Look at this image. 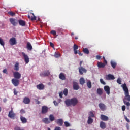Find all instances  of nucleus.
<instances>
[{
  "label": "nucleus",
  "instance_id": "46",
  "mask_svg": "<svg viewBox=\"0 0 130 130\" xmlns=\"http://www.w3.org/2000/svg\"><path fill=\"white\" fill-rule=\"evenodd\" d=\"M117 82L118 83V84H119V85H121V80H120V78H118L117 80Z\"/></svg>",
  "mask_w": 130,
  "mask_h": 130
},
{
  "label": "nucleus",
  "instance_id": "25",
  "mask_svg": "<svg viewBox=\"0 0 130 130\" xmlns=\"http://www.w3.org/2000/svg\"><path fill=\"white\" fill-rule=\"evenodd\" d=\"M37 88L39 90H43V89H44V85L42 83L38 84L37 85Z\"/></svg>",
  "mask_w": 130,
  "mask_h": 130
},
{
  "label": "nucleus",
  "instance_id": "40",
  "mask_svg": "<svg viewBox=\"0 0 130 130\" xmlns=\"http://www.w3.org/2000/svg\"><path fill=\"white\" fill-rule=\"evenodd\" d=\"M9 15H10V16H12V17H13V16H16V13H15L14 12H12V11H9L8 12Z\"/></svg>",
  "mask_w": 130,
  "mask_h": 130
},
{
  "label": "nucleus",
  "instance_id": "30",
  "mask_svg": "<svg viewBox=\"0 0 130 130\" xmlns=\"http://www.w3.org/2000/svg\"><path fill=\"white\" fill-rule=\"evenodd\" d=\"M79 82L81 85H84V84L86 83V81L85 80V79H84V78H81L80 79Z\"/></svg>",
  "mask_w": 130,
  "mask_h": 130
},
{
  "label": "nucleus",
  "instance_id": "50",
  "mask_svg": "<svg viewBox=\"0 0 130 130\" xmlns=\"http://www.w3.org/2000/svg\"><path fill=\"white\" fill-rule=\"evenodd\" d=\"M126 107L125 105L122 106V111H125Z\"/></svg>",
  "mask_w": 130,
  "mask_h": 130
},
{
  "label": "nucleus",
  "instance_id": "63",
  "mask_svg": "<svg viewBox=\"0 0 130 130\" xmlns=\"http://www.w3.org/2000/svg\"><path fill=\"white\" fill-rule=\"evenodd\" d=\"M77 54H79L81 52L80 51V50H77Z\"/></svg>",
  "mask_w": 130,
  "mask_h": 130
},
{
  "label": "nucleus",
  "instance_id": "45",
  "mask_svg": "<svg viewBox=\"0 0 130 130\" xmlns=\"http://www.w3.org/2000/svg\"><path fill=\"white\" fill-rule=\"evenodd\" d=\"M14 130H24L23 128H21L20 127L18 126H16L15 127Z\"/></svg>",
  "mask_w": 130,
  "mask_h": 130
},
{
  "label": "nucleus",
  "instance_id": "27",
  "mask_svg": "<svg viewBox=\"0 0 130 130\" xmlns=\"http://www.w3.org/2000/svg\"><path fill=\"white\" fill-rule=\"evenodd\" d=\"M98 67L99 68H105V64L104 63H102L101 62H98Z\"/></svg>",
  "mask_w": 130,
  "mask_h": 130
},
{
  "label": "nucleus",
  "instance_id": "8",
  "mask_svg": "<svg viewBox=\"0 0 130 130\" xmlns=\"http://www.w3.org/2000/svg\"><path fill=\"white\" fill-rule=\"evenodd\" d=\"M28 19H30L31 21H35L36 20V16L34 15V13H30L29 15H28Z\"/></svg>",
  "mask_w": 130,
  "mask_h": 130
},
{
  "label": "nucleus",
  "instance_id": "62",
  "mask_svg": "<svg viewBox=\"0 0 130 130\" xmlns=\"http://www.w3.org/2000/svg\"><path fill=\"white\" fill-rule=\"evenodd\" d=\"M78 54L79 55H80V56H83V53H81V52L79 53Z\"/></svg>",
  "mask_w": 130,
  "mask_h": 130
},
{
  "label": "nucleus",
  "instance_id": "48",
  "mask_svg": "<svg viewBox=\"0 0 130 130\" xmlns=\"http://www.w3.org/2000/svg\"><path fill=\"white\" fill-rule=\"evenodd\" d=\"M13 90H14V94L15 96H17L18 95V91H16V88H14Z\"/></svg>",
  "mask_w": 130,
  "mask_h": 130
},
{
  "label": "nucleus",
  "instance_id": "33",
  "mask_svg": "<svg viewBox=\"0 0 130 130\" xmlns=\"http://www.w3.org/2000/svg\"><path fill=\"white\" fill-rule=\"evenodd\" d=\"M55 119V118H54V116H53V115L51 114L49 116V120L50 121L52 122V121H54V120Z\"/></svg>",
  "mask_w": 130,
  "mask_h": 130
},
{
  "label": "nucleus",
  "instance_id": "37",
  "mask_svg": "<svg viewBox=\"0 0 130 130\" xmlns=\"http://www.w3.org/2000/svg\"><path fill=\"white\" fill-rule=\"evenodd\" d=\"M87 86L89 89H91L92 88V83L91 81H88L87 83Z\"/></svg>",
  "mask_w": 130,
  "mask_h": 130
},
{
  "label": "nucleus",
  "instance_id": "15",
  "mask_svg": "<svg viewBox=\"0 0 130 130\" xmlns=\"http://www.w3.org/2000/svg\"><path fill=\"white\" fill-rule=\"evenodd\" d=\"M23 103L24 104H29L31 101L30 100V98L29 97H24L23 101Z\"/></svg>",
  "mask_w": 130,
  "mask_h": 130
},
{
  "label": "nucleus",
  "instance_id": "10",
  "mask_svg": "<svg viewBox=\"0 0 130 130\" xmlns=\"http://www.w3.org/2000/svg\"><path fill=\"white\" fill-rule=\"evenodd\" d=\"M13 76L15 79H21V74L18 72H15L13 73Z\"/></svg>",
  "mask_w": 130,
  "mask_h": 130
},
{
  "label": "nucleus",
  "instance_id": "52",
  "mask_svg": "<svg viewBox=\"0 0 130 130\" xmlns=\"http://www.w3.org/2000/svg\"><path fill=\"white\" fill-rule=\"evenodd\" d=\"M25 110H24V109H21V110H20V113L21 114H24V113H25Z\"/></svg>",
  "mask_w": 130,
  "mask_h": 130
},
{
  "label": "nucleus",
  "instance_id": "49",
  "mask_svg": "<svg viewBox=\"0 0 130 130\" xmlns=\"http://www.w3.org/2000/svg\"><path fill=\"white\" fill-rule=\"evenodd\" d=\"M62 95H63V92L62 91L59 93V97L62 98Z\"/></svg>",
  "mask_w": 130,
  "mask_h": 130
},
{
  "label": "nucleus",
  "instance_id": "1",
  "mask_svg": "<svg viewBox=\"0 0 130 130\" xmlns=\"http://www.w3.org/2000/svg\"><path fill=\"white\" fill-rule=\"evenodd\" d=\"M123 91H124L125 97L124 98L123 100L125 101H127L129 102L130 101V95H129V91H128V88L126 86V84L124 83L121 85Z\"/></svg>",
  "mask_w": 130,
  "mask_h": 130
},
{
  "label": "nucleus",
  "instance_id": "39",
  "mask_svg": "<svg viewBox=\"0 0 130 130\" xmlns=\"http://www.w3.org/2000/svg\"><path fill=\"white\" fill-rule=\"evenodd\" d=\"M123 102H124V104L125 105H126V106H127L128 107H129V106H130L129 102H127V101H126L125 100H123Z\"/></svg>",
  "mask_w": 130,
  "mask_h": 130
},
{
  "label": "nucleus",
  "instance_id": "2",
  "mask_svg": "<svg viewBox=\"0 0 130 130\" xmlns=\"http://www.w3.org/2000/svg\"><path fill=\"white\" fill-rule=\"evenodd\" d=\"M65 104L67 106H76L78 104V99L73 98L71 99H67L65 101Z\"/></svg>",
  "mask_w": 130,
  "mask_h": 130
},
{
  "label": "nucleus",
  "instance_id": "29",
  "mask_svg": "<svg viewBox=\"0 0 130 130\" xmlns=\"http://www.w3.org/2000/svg\"><path fill=\"white\" fill-rule=\"evenodd\" d=\"M82 51L85 54H89V53H90V51H89V49H88V48H83Z\"/></svg>",
  "mask_w": 130,
  "mask_h": 130
},
{
  "label": "nucleus",
  "instance_id": "53",
  "mask_svg": "<svg viewBox=\"0 0 130 130\" xmlns=\"http://www.w3.org/2000/svg\"><path fill=\"white\" fill-rule=\"evenodd\" d=\"M53 103L55 106H57L58 105V103H57L56 101H54Z\"/></svg>",
  "mask_w": 130,
  "mask_h": 130
},
{
  "label": "nucleus",
  "instance_id": "47",
  "mask_svg": "<svg viewBox=\"0 0 130 130\" xmlns=\"http://www.w3.org/2000/svg\"><path fill=\"white\" fill-rule=\"evenodd\" d=\"M124 119H125L127 122H130V120L128 119V118H127V117L126 116H124Z\"/></svg>",
  "mask_w": 130,
  "mask_h": 130
},
{
  "label": "nucleus",
  "instance_id": "54",
  "mask_svg": "<svg viewBox=\"0 0 130 130\" xmlns=\"http://www.w3.org/2000/svg\"><path fill=\"white\" fill-rule=\"evenodd\" d=\"M3 73H4V74H8V71L7 70V69H4L3 71Z\"/></svg>",
  "mask_w": 130,
  "mask_h": 130
},
{
  "label": "nucleus",
  "instance_id": "26",
  "mask_svg": "<svg viewBox=\"0 0 130 130\" xmlns=\"http://www.w3.org/2000/svg\"><path fill=\"white\" fill-rule=\"evenodd\" d=\"M43 122L45 123V124H48L49 123H50V121L48 118H45L42 119Z\"/></svg>",
  "mask_w": 130,
  "mask_h": 130
},
{
  "label": "nucleus",
  "instance_id": "59",
  "mask_svg": "<svg viewBox=\"0 0 130 130\" xmlns=\"http://www.w3.org/2000/svg\"><path fill=\"white\" fill-rule=\"evenodd\" d=\"M126 127H127V129H129V126L128 123L126 124Z\"/></svg>",
  "mask_w": 130,
  "mask_h": 130
},
{
  "label": "nucleus",
  "instance_id": "17",
  "mask_svg": "<svg viewBox=\"0 0 130 130\" xmlns=\"http://www.w3.org/2000/svg\"><path fill=\"white\" fill-rule=\"evenodd\" d=\"M80 89V86H79V84H78V83L76 82H73V89L74 90H79Z\"/></svg>",
  "mask_w": 130,
  "mask_h": 130
},
{
  "label": "nucleus",
  "instance_id": "7",
  "mask_svg": "<svg viewBox=\"0 0 130 130\" xmlns=\"http://www.w3.org/2000/svg\"><path fill=\"white\" fill-rule=\"evenodd\" d=\"M48 112V107L46 106H43L42 107V114H45Z\"/></svg>",
  "mask_w": 130,
  "mask_h": 130
},
{
  "label": "nucleus",
  "instance_id": "55",
  "mask_svg": "<svg viewBox=\"0 0 130 130\" xmlns=\"http://www.w3.org/2000/svg\"><path fill=\"white\" fill-rule=\"evenodd\" d=\"M54 130H61L60 127H56Z\"/></svg>",
  "mask_w": 130,
  "mask_h": 130
},
{
  "label": "nucleus",
  "instance_id": "12",
  "mask_svg": "<svg viewBox=\"0 0 130 130\" xmlns=\"http://www.w3.org/2000/svg\"><path fill=\"white\" fill-rule=\"evenodd\" d=\"M104 89L107 95H110V87L109 86H105Z\"/></svg>",
  "mask_w": 130,
  "mask_h": 130
},
{
  "label": "nucleus",
  "instance_id": "32",
  "mask_svg": "<svg viewBox=\"0 0 130 130\" xmlns=\"http://www.w3.org/2000/svg\"><path fill=\"white\" fill-rule=\"evenodd\" d=\"M93 120L92 118L88 117L87 123L88 124H91V123H93Z\"/></svg>",
  "mask_w": 130,
  "mask_h": 130
},
{
  "label": "nucleus",
  "instance_id": "42",
  "mask_svg": "<svg viewBox=\"0 0 130 130\" xmlns=\"http://www.w3.org/2000/svg\"><path fill=\"white\" fill-rule=\"evenodd\" d=\"M100 81V83L101 84H102L103 85H106V83H105V82H104V81L103 80V79L102 78H101Z\"/></svg>",
  "mask_w": 130,
  "mask_h": 130
},
{
  "label": "nucleus",
  "instance_id": "16",
  "mask_svg": "<svg viewBox=\"0 0 130 130\" xmlns=\"http://www.w3.org/2000/svg\"><path fill=\"white\" fill-rule=\"evenodd\" d=\"M59 78L62 81H64L66 80V74L62 72L60 73L59 75Z\"/></svg>",
  "mask_w": 130,
  "mask_h": 130
},
{
  "label": "nucleus",
  "instance_id": "20",
  "mask_svg": "<svg viewBox=\"0 0 130 130\" xmlns=\"http://www.w3.org/2000/svg\"><path fill=\"white\" fill-rule=\"evenodd\" d=\"M26 48L28 49V50H29V51H31V50L33 49V47H32V45H31L30 42H27L26 45Z\"/></svg>",
  "mask_w": 130,
  "mask_h": 130
},
{
  "label": "nucleus",
  "instance_id": "13",
  "mask_svg": "<svg viewBox=\"0 0 130 130\" xmlns=\"http://www.w3.org/2000/svg\"><path fill=\"white\" fill-rule=\"evenodd\" d=\"M9 43L11 45H15V44H16V41L15 38H12L9 40Z\"/></svg>",
  "mask_w": 130,
  "mask_h": 130
},
{
  "label": "nucleus",
  "instance_id": "34",
  "mask_svg": "<svg viewBox=\"0 0 130 130\" xmlns=\"http://www.w3.org/2000/svg\"><path fill=\"white\" fill-rule=\"evenodd\" d=\"M97 93H98V95H102V94H103V91L102 90V89L98 88L97 89Z\"/></svg>",
  "mask_w": 130,
  "mask_h": 130
},
{
  "label": "nucleus",
  "instance_id": "19",
  "mask_svg": "<svg viewBox=\"0 0 130 130\" xmlns=\"http://www.w3.org/2000/svg\"><path fill=\"white\" fill-rule=\"evenodd\" d=\"M99 106L101 110H102L103 111H104V110L106 109V106H105V105H104V104L100 103L99 104Z\"/></svg>",
  "mask_w": 130,
  "mask_h": 130
},
{
  "label": "nucleus",
  "instance_id": "11",
  "mask_svg": "<svg viewBox=\"0 0 130 130\" xmlns=\"http://www.w3.org/2000/svg\"><path fill=\"white\" fill-rule=\"evenodd\" d=\"M114 79H115V77L112 74H108L106 76V80H107L108 81H110V80H114Z\"/></svg>",
  "mask_w": 130,
  "mask_h": 130
},
{
  "label": "nucleus",
  "instance_id": "6",
  "mask_svg": "<svg viewBox=\"0 0 130 130\" xmlns=\"http://www.w3.org/2000/svg\"><path fill=\"white\" fill-rule=\"evenodd\" d=\"M15 116H16V114L14 113V111H13V109H12L9 112L8 117H10V118H12V119H14Z\"/></svg>",
  "mask_w": 130,
  "mask_h": 130
},
{
  "label": "nucleus",
  "instance_id": "58",
  "mask_svg": "<svg viewBox=\"0 0 130 130\" xmlns=\"http://www.w3.org/2000/svg\"><path fill=\"white\" fill-rule=\"evenodd\" d=\"M55 57H59V54H55Z\"/></svg>",
  "mask_w": 130,
  "mask_h": 130
},
{
  "label": "nucleus",
  "instance_id": "64",
  "mask_svg": "<svg viewBox=\"0 0 130 130\" xmlns=\"http://www.w3.org/2000/svg\"><path fill=\"white\" fill-rule=\"evenodd\" d=\"M103 58L104 60H106V59H105V57L103 56Z\"/></svg>",
  "mask_w": 130,
  "mask_h": 130
},
{
  "label": "nucleus",
  "instance_id": "56",
  "mask_svg": "<svg viewBox=\"0 0 130 130\" xmlns=\"http://www.w3.org/2000/svg\"><path fill=\"white\" fill-rule=\"evenodd\" d=\"M96 59L99 60V59H100L101 58V56H99V55H97V56H96Z\"/></svg>",
  "mask_w": 130,
  "mask_h": 130
},
{
  "label": "nucleus",
  "instance_id": "41",
  "mask_svg": "<svg viewBox=\"0 0 130 130\" xmlns=\"http://www.w3.org/2000/svg\"><path fill=\"white\" fill-rule=\"evenodd\" d=\"M0 44L2 46H4V45H5V42H4V40H3V39H2L1 38H0Z\"/></svg>",
  "mask_w": 130,
  "mask_h": 130
},
{
  "label": "nucleus",
  "instance_id": "36",
  "mask_svg": "<svg viewBox=\"0 0 130 130\" xmlns=\"http://www.w3.org/2000/svg\"><path fill=\"white\" fill-rule=\"evenodd\" d=\"M63 93L64 96H68V94H69V91L68 90V89L67 88L64 89Z\"/></svg>",
  "mask_w": 130,
  "mask_h": 130
},
{
  "label": "nucleus",
  "instance_id": "61",
  "mask_svg": "<svg viewBox=\"0 0 130 130\" xmlns=\"http://www.w3.org/2000/svg\"><path fill=\"white\" fill-rule=\"evenodd\" d=\"M3 102L6 103L7 102V99L5 98L3 99Z\"/></svg>",
  "mask_w": 130,
  "mask_h": 130
},
{
  "label": "nucleus",
  "instance_id": "28",
  "mask_svg": "<svg viewBox=\"0 0 130 130\" xmlns=\"http://www.w3.org/2000/svg\"><path fill=\"white\" fill-rule=\"evenodd\" d=\"M19 63L18 62H16L15 63V64L14 65V71H19Z\"/></svg>",
  "mask_w": 130,
  "mask_h": 130
},
{
  "label": "nucleus",
  "instance_id": "21",
  "mask_svg": "<svg viewBox=\"0 0 130 130\" xmlns=\"http://www.w3.org/2000/svg\"><path fill=\"white\" fill-rule=\"evenodd\" d=\"M56 122L60 126H62V124H63V121L62 120V119H57Z\"/></svg>",
  "mask_w": 130,
  "mask_h": 130
},
{
  "label": "nucleus",
  "instance_id": "51",
  "mask_svg": "<svg viewBox=\"0 0 130 130\" xmlns=\"http://www.w3.org/2000/svg\"><path fill=\"white\" fill-rule=\"evenodd\" d=\"M50 46L52 47V48H54V44H53L52 42H50Z\"/></svg>",
  "mask_w": 130,
  "mask_h": 130
},
{
  "label": "nucleus",
  "instance_id": "23",
  "mask_svg": "<svg viewBox=\"0 0 130 130\" xmlns=\"http://www.w3.org/2000/svg\"><path fill=\"white\" fill-rule=\"evenodd\" d=\"M79 49V46L77 45L76 44H74L73 46V50L74 51V54H78V52H77V50Z\"/></svg>",
  "mask_w": 130,
  "mask_h": 130
},
{
  "label": "nucleus",
  "instance_id": "31",
  "mask_svg": "<svg viewBox=\"0 0 130 130\" xmlns=\"http://www.w3.org/2000/svg\"><path fill=\"white\" fill-rule=\"evenodd\" d=\"M20 119H21L22 123H26L27 122V119H26V118H25L23 116L20 117Z\"/></svg>",
  "mask_w": 130,
  "mask_h": 130
},
{
  "label": "nucleus",
  "instance_id": "4",
  "mask_svg": "<svg viewBox=\"0 0 130 130\" xmlns=\"http://www.w3.org/2000/svg\"><path fill=\"white\" fill-rule=\"evenodd\" d=\"M11 82L15 87H18L20 85V80L18 79L13 78L12 79Z\"/></svg>",
  "mask_w": 130,
  "mask_h": 130
},
{
  "label": "nucleus",
  "instance_id": "35",
  "mask_svg": "<svg viewBox=\"0 0 130 130\" xmlns=\"http://www.w3.org/2000/svg\"><path fill=\"white\" fill-rule=\"evenodd\" d=\"M111 66L113 69L116 68V63L114 61H111Z\"/></svg>",
  "mask_w": 130,
  "mask_h": 130
},
{
  "label": "nucleus",
  "instance_id": "18",
  "mask_svg": "<svg viewBox=\"0 0 130 130\" xmlns=\"http://www.w3.org/2000/svg\"><path fill=\"white\" fill-rule=\"evenodd\" d=\"M101 119L103 121H107L109 119V118L107 116L102 114L101 115Z\"/></svg>",
  "mask_w": 130,
  "mask_h": 130
},
{
  "label": "nucleus",
  "instance_id": "22",
  "mask_svg": "<svg viewBox=\"0 0 130 130\" xmlns=\"http://www.w3.org/2000/svg\"><path fill=\"white\" fill-rule=\"evenodd\" d=\"M18 23L20 26H22V27H25V26H26V22L23 20H19Z\"/></svg>",
  "mask_w": 130,
  "mask_h": 130
},
{
  "label": "nucleus",
  "instance_id": "24",
  "mask_svg": "<svg viewBox=\"0 0 130 130\" xmlns=\"http://www.w3.org/2000/svg\"><path fill=\"white\" fill-rule=\"evenodd\" d=\"M100 127L102 129H105V128H106V124L103 121L100 122Z\"/></svg>",
  "mask_w": 130,
  "mask_h": 130
},
{
  "label": "nucleus",
  "instance_id": "9",
  "mask_svg": "<svg viewBox=\"0 0 130 130\" xmlns=\"http://www.w3.org/2000/svg\"><path fill=\"white\" fill-rule=\"evenodd\" d=\"M22 56H23L24 58V61L25 62V63H29V57L26 55V54L24 52H22Z\"/></svg>",
  "mask_w": 130,
  "mask_h": 130
},
{
  "label": "nucleus",
  "instance_id": "44",
  "mask_svg": "<svg viewBox=\"0 0 130 130\" xmlns=\"http://www.w3.org/2000/svg\"><path fill=\"white\" fill-rule=\"evenodd\" d=\"M51 34H52L54 35V36H55V35H56V31H55V30H52L51 31Z\"/></svg>",
  "mask_w": 130,
  "mask_h": 130
},
{
  "label": "nucleus",
  "instance_id": "14",
  "mask_svg": "<svg viewBox=\"0 0 130 130\" xmlns=\"http://www.w3.org/2000/svg\"><path fill=\"white\" fill-rule=\"evenodd\" d=\"M10 22L13 26H16L17 24H18V21L14 18H10Z\"/></svg>",
  "mask_w": 130,
  "mask_h": 130
},
{
  "label": "nucleus",
  "instance_id": "60",
  "mask_svg": "<svg viewBox=\"0 0 130 130\" xmlns=\"http://www.w3.org/2000/svg\"><path fill=\"white\" fill-rule=\"evenodd\" d=\"M104 63L105 64V66H106V64H107V61L106 60H106H104Z\"/></svg>",
  "mask_w": 130,
  "mask_h": 130
},
{
  "label": "nucleus",
  "instance_id": "5",
  "mask_svg": "<svg viewBox=\"0 0 130 130\" xmlns=\"http://www.w3.org/2000/svg\"><path fill=\"white\" fill-rule=\"evenodd\" d=\"M50 75V72L49 70H46L44 72H42L40 74V77H48Z\"/></svg>",
  "mask_w": 130,
  "mask_h": 130
},
{
  "label": "nucleus",
  "instance_id": "43",
  "mask_svg": "<svg viewBox=\"0 0 130 130\" xmlns=\"http://www.w3.org/2000/svg\"><path fill=\"white\" fill-rule=\"evenodd\" d=\"M64 125L66 127H69V126H70V124L68 122H64Z\"/></svg>",
  "mask_w": 130,
  "mask_h": 130
},
{
  "label": "nucleus",
  "instance_id": "57",
  "mask_svg": "<svg viewBox=\"0 0 130 130\" xmlns=\"http://www.w3.org/2000/svg\"><path fill=\"white\" fill-rule=\"evenodd\" d=\"M36 103L37 104H40V102L39 101H38V100H37L36 101Z\"/></svg>",
  "mask_w": 130,
  "mask_h": 130
},
{
  "label": "nucleus",
  "instance_id": "3",
  "mask_svg": "<svg viewBox=\"0 0 130 130\" xmlns=\"http://www.w3.org/2000/svg\"><path fill=\"white\" fill-rule=\"evenodd\" d=\"M82 63H83V61H81L80 63V67L78 68L79 74L80 75H83L84 73H87V70L82 67Z\"/></svg>",
  "mask_w": 130,
  "mask_h": 130
},
{
  "label": "nucleus",
  "instance_id": "38",
  "mask_svg": "<svg viewBox=\"0 0 130 130\" xmlns=\"http://www.w3.org/2000/svg\"><path fill=\"white\" fill-rule=\"evenodd\" d=\"M89 117H95V115L93 112L91 111L89 113Z\"/></svg>",
  "mask_w": 130,
  "mask_h": 130
}]
</instances>
